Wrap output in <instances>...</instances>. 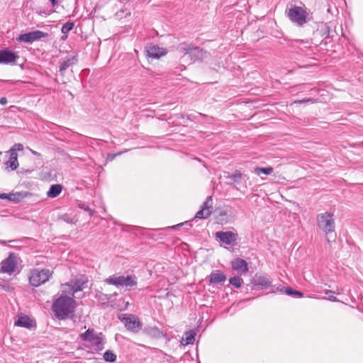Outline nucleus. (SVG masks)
Masks as SVG:
<instances>
[{
    "label": "nucleus",
    "mask_w": 363,
    "mask_h": 363,
    "mask_svg": "<svg viewBox=\"0 0 363 363\" xmlns=\"http://www.w3.org/2000/svg\"><path fill=\"white\" fill-rule=\"evenodd\" d=\"M76 302L74 298L62 294L53 301L52 310L60 320L72 318L75 310Z\"/></svg>",
    "instance_id": "nucleus-1"
},
{
    "label": "nucleus",
    "mask_w": 363,
    "mask_h": 363,
    "mask_svg": "<svg viewBox=\"0 0 363 363\" xmlns=\"http://www.w3.org/2000/svg\"><path fill=\"white\" fill-rule=\"evenodd\" d=\"M286 15L294 24L299 27H303L309 21L305 6L291 5L286 10Z\"/></svg>",
    "instance_id": "nucleus-2"
},
{
    "label": "nucleus",
    "mask_w": 363,
    "mask_h": 363,
    "mask_svg": "<svg viewBox=\"0 0 363 363\" xmlns=\"http://www.w3.org/2000/svg\"><path fill=\"white\" fill-rule=\"evenodd\" d=\"M105 282L118 288L125 287L130 289L137 285V278L134 275H112L106 279Z\"/></svg>",
    "instance_id": "nucleus-3"
},
{
    "label": "nucleus",
    "mask_w": 363,
    "mask_h": 363,
    "mask_svg": "<svg viewBox=\"0 0 363 363\" xmlns=\"http://www.w3.org/2000/svg\"><path fill=\"white\" fill-rule=\"evenodd\" d=\"M177 50L184 55H187L193 62L201 60L204 57L206 54V52L199 47L186 43H180L177 47Z\"/></svg>",
    "instance_id": "nucleus-4"
},
{
    "label": "nucleus",
    "mask_w": 363,
    "mask_h": 363,
    "mask_svg": "<svg viewBox=\"0 0 363 363\" xmlns=\"http://www.w3.org/2000/svg\"><path fill=\"white\" fill-rule=\"evenodd\" d=\"M316 220L318 228L325 234L335 232V220L331 213L325 212L318 214Z\"/></svg>",
    "instance_id": "nucleus-5"
},
{
    "label": "nucleus",
    "mask_w": 363,
    "mask_h": 363,
    "mask_svg": "<svg viewBox=\"0 0 363 363\" xmlns=\"http://www.w3.org/2000/svg\"><path fill=\"white\" fill-rule=\"evenodd\" d=\"M51 276L52 272L48 269H35L30 272L29 281L32 286L37 287L45 283Z\"/></svg>",
    "instance_id": "nucleus-6"
},
{
    "label": "nucleus",
    "mask_w": 363,
    "mask_h": 363,
    "mask_svg": "<svg viewBox=\"0 0 363 363\" xmlns=\"http://www.w3.org/2000/svg\"><path fill=\"white\" fill-rule=\"evenodd\" d=\"M94 329L89 328L85 333L80 334V338L84 341L89 342L96 351H101L104 347V337L102 333H99L96 337L90 338L89 335L92 334Z\"/></svg>",
    "instance_id": "nucleus-7"
},
{
    "label": "nucleus",
    "mask_w": 363,
    "mask_h": 363,
    "mask_svg": "<svg viewBox=\"0 0 363 363\" xmlns=\"http://www.w3.org/2000/svg\"><path fill=\"white\" fill-rule=\"evenodd\" d=\"M119 319L123 322L127 330L137 333L142 328V323L140 319L133 314H123L119 315Z\"/></svg>",
    "instance_id": "nucleus-8"
},
{
    "label": "nucleus",
    "mask_w": 363,
    "mask_h": 363,
    "mask_svg": "<svg viewBox=\"0 0 363 363\" xmlns=\"http://www.w3.org/2000/svg\"><path fill=\"white\" fill-rule=\"evenodd\" d=\"M87 283V279L85 278L76 279L72 280L68 283L62 284L64 293H67L74 295L78 291H82L84 286Z\"/></svg>",
    "instance_id": "nucleus-9"
},
{
    "label": "nucleus",
    "mask_w": 363,
    "mask_h": 363,
    "mask_svg": "<svg viewBox=\"0 0 363 363\" xmlns=\"http://www.w3.org/2000/svg\"><path fill=\"white\" fill-rule=\"evenodd\" d=\"M18 263V257L14 253H9L7 258L0 264V272L11 274L15 272Z\"/></svg>",
    "instance_id": "nucleus-10"
},
{
    "label": "nucleus",
    "mask_w": 363,
    "mask_h": 363,
    "mask_svg": "<svg viewBox=\"0 0 363 363\" xmlns=\"http://www.w3.org/2000/svg\"><path fill=\"white\" fill-rule=\"evenodd\" d=\"M48 35V33L41 30H34L26 33L21 34L16 40L20 43H33L35 41L39 40L41 38H45Z\"/></svg>",
    "instance_id": "nucleus-11"
},
{
    "label": "nucleus",
    "mask_w": 363,
    "mask_h": 363,
    "mask_svg": "<svg viewBox=\"0 0 363 363\" xmlns=\"http://www.w3.org/2000/svg\"><path fill=\"white\" fill-rule=\"evenodd\" d=\"M19 58L17 52L8 48L0 50V64L15 65Z\"/></svg>",
    "instance_id": "nucleus-12"
},
{
    "label": "nucleus",
    "mask_w": 363,
    "mask_h": 363,
    "mask_svg": "<svg viewBox=\"0 0 363 363\" xmlns=\"http://www.w3.org/2000/svg\"><path fill=\"white\" fill-rule=\"evenodd\" d=\"M238 235L232 231H218L215 233V238L217 240L228 245H233Z\"/></svg>",
    "instance_id": "nucleus-13"
},
{
    "label": "nucleus",
    "mask_w": 363,
    "mask_h": 363,
    "mask_svg": "<svg viewBox=\"0 0 363 363\" xmlns=\"http://www.w3.org/2000/svg\"><path fill=\"white\" fill-rule=\"evenodd\" d=\"M213 200L211 196H208L206 201L203 203L201 206V208L199 211L196 216L195 218H208L211 213L213 208L212 206Z\"/></svg>",
    "instance_id": "nucleus-14"
},
{
    "label": "nucleus",
    "mask_w": 363,
    "mask_h": 363,
    "mask_svg": "<svg viewBox=\"0 0 363 363\" xmlns=\"http://www.w3.org/2000/svg\"><path fill=\"white\" fill-rule=\"evenodd\" d=\"M77 62V58L74 55L67 56L60 62L59 71L62 76L65 75V71Z\"/></svg>",
    "instance_id": "nucleus-15"
},
{
    "label": "nucleus",
    "mask_w": 363,
    "mask_h": 363,
    "mask_svg": "<svg viewBox=\"0 0 363 363\" xmlns=\"http://www.w3.org/2000/svg\"><path fill=\"white\" fill-rule=\"evenodd\" d=\"M232 268L239 274H242L248 272L247 263L245 260L237 258L232 262Z\"/></svg>",
    "instance_id": "nucleus-16"
},
{
    "label": "nucleus",
    "mask_w": 363,
    "mask_h": 363,
    "mask_svg": "<svg viewBox=\"0 0 363 363\" xmlns=\"http://www.w3.org/2000/svg\"><path fill=\"white\" fill-rule=\"evenodd\" d=\"M147 55L152 58H160L166 54L164 48H160L157 45H152L148 47L147 50Z\"/></svg>",
    "instance_id": "nucleus-17"
},
{
    "label": "nucleus",
    "mask_w": 363,
    "mask_h": 363,
    "mask_svg": "<svg viewBox=\"0 0 363 363\" xmlns=\"http://www.w3.org/2000/svg\"><path fill=\"white\" fill-rule=\"evenodd\" d=\"M5 155L9 157V160L5 162L6 168L11 170L17 169L18 167L17 152L12 151L11 154H5Z\"/></svg>",
    "instance_id": "nucleus-18"
},
{
    "label": "nucleus",
    "mask_w": 363,
    "mask_h": 363,
    "mask_svg": "<svg viewBox=\"0 0 363 363\" xmlns=\"http://www.w3.org/2000/svg\"><path fill=\"white\" fill-rule=\"evenodd\" d=\"M225 279V275L220 270L213 271L209 276V281L211 284H220L224 282Z\"/></svg>",
    "instance_id": "nucleus-19"
},
{
    "label": "nucleus",
    "mask_w": 363,
    "mask_h": 363,
    "mask_svg": "<svg viewBox=\"0 0 363 363\" xmlns=\"http://www.w3.org/2000/svg\"><path fill=\"white\" fill-rule=\"evenodd\" d=\"M255 286L267 288L272 284V281L269 277L264 276H256L254 279Z\"/></svg>",
    "instance_id": "nucleus-20"
},
{
    "label": "nucleus",
    "mask_w": 363,
    "mask_h": 363,
    "mask_svg": "<svg viewBox=\"0 0 363 363\" xmlns=\"http://www.w3.org/2000/svg\"><path fill=\"white\" fill-rule=\"evenodd\" d=\"M15 325L20 327L30 328L33 325V320L27 315L20 316L15 322Z\"/></svg>",
    "instance_id": "nucleus-21"
},
{
    "label": "nucleus",
    "mask_w": 363,
    "mask_h": 363,
    "mask_svg": "<svg viewBox=\"0 0 363 363\" xmlns=\"http://www.w3.org/2000/svg\"><path fill=\"white\" fill-rule=\"evenodd\" d=\"M196 333L194 330H189L184 333L182 343L184 345L193 344L195 340Z\"/></svg>",
    "instance_id": "nucleus-22"
},
{
    "label": "nucleus",
    "mask_w": 363,
    "mask_h": 363,
    "mask_svg": "<svg viewBox=\"0 0 363 363\" xmlns=\"http://www.w3.org/2000/svg\"><path fill=\"white\" fill-rule=\"evenodd\" d=\"M62 189V187L60 184H52L47 192V196L50 198H55L61 193Z\"/></svg>",
    "instance_id": "nucleus-23"
},
{
    "label": "nucleus",
    "mask_w": 363,
    "mask_h": 363,
    "mask_svg": "<svg viewBox=\"0 0 363 363\" xmlns=\"http://www.w3.org/2000/svg\"><path fill=\"white\" fill-rule=\"evenodd\" d=\"M277 290L281 292H284L287 295H297L299 297H303V294L300 291H296L292 289L291 288L286 287V288H277Z\"/></svg>",
    "instance_id": "nucleus-24"
},
{
    "label": "nucleus",
    "mask_w": 363,
    "mask_h": 363,
    "mask_svg": "<svg viewBox=\"0 0 363 363\" xmlns=\"http://www.w3.org/2000/svg\"><path fill=\"white\" fill-rule=\"evenodd\" d=\"M21 198V194H0V199H8L9 201H18Z\"/></svg>",
    "instance_id": "nucleus-25"
},
{
    "label": "nucleus",
    "mask_w": 363,
    "mask_h": 363,
    "mask_svg": "<svg viewBox=\"0 0 363 363\" xmlns=\"http://www.w3.org/2000/svg\"><path fill=\"white\" fill-rule=\"evenodd\" d=\"M147 333L153 337H160L162 333L156 327H151L146 329Z\"/></svg>",
    "instance_id": "nucleus-26"
},
{
    "label": "nucleus",
    "mask_w": 363,
    "mask_h": 363,
    "mask_svg": "<svg viewBox=\"0 0 363 363\" xmlns=\"http://www.w3.org/2000/svg\"><path fill=\"white\" fill-rule=\"evenodd\" d=\"M255 172L257 175H259L261 173L269 175L273 172V168L271 167H257L255 169Z\"/></svg>",
    "instance_id": "nucleus-27"
},
{
    "label": "nucleus",
    "mask_w": 363,
    "mask_h": 363,
    "mask_svg": "<svg viewBox=\"0 0 363 363\" xmlns=\"http://www.w3.org/2000/svg\"><path fill=\"white\" fill-rule=\"evenodd\" d=\"M104 359L108 362H114L116 359V355L111 350H107L104 354Z\"/></svg>",
    "instance_id": "nucleus-28"
},
{
    "label": "nucleus",
    "mask_w": 363,
    "mask_h": 363,
    "mask_svg": "<svg viewBox=\"0 0 363 363\" xmlns=\"http://www.w3.org/2000/svg\"><path fill=\"white\" fill-rule=\"evenodd\" d=\"M229 282L235 288H240L243 283L242 279L240 277H233L230 278Z\"/></svg>",
    "instance_id": "nucleus-29"
},
{
    "label": "nucleus",
    "mask_w": 363,
    "mask_h": 363,
    "mask_svg": "<svg viewBox=\"0 0 363 363\" xmlns=\"http://www.w3.org/2000/svg\"><path fill=\"white\" fill-rule=\"evenodd\" d=\"M74 26V23L73 22H67L62 26L61 31L63 34L67 35L71 30L73 29Z\"/></svg>",
    "instance_id": "nucleus-30"
},
{
    "label": "nucleus",
    "mask_w": 363,
    "mask_h": 363,
    "mask_svg": "<svg viewBox=\"0 0 363 363\" xmlns=\"http://www.w3.org/2000/svg\"><path fill=\"white\" fill-rule=\"evenodd\" d=\"M23 149V146L21 143H16L9 151L6 152L5 154H11V152L13 151L16 152L17 151H21Z\"/></svg>",
    "instance_id": "nucleus-31"
},
{
    "label": "nucleus",
    "mask_w": 363,
    "mask_h": 363,
    "mask_svg": "<svg viewBox=\"0 0 363 363\" xmlns=\"http://www.w3.org/2000/svg\"><path fill=\"white\" fill-rule=\"evenodd\" d=\"M78 207L81 209H83L86 211H87L90 216H92L94 213V211L91 210L87 205L80 203L78 204Z\"/></svg>",
    "instance_id": "nucleus-32"
},
{
    "label": "nucleus",
    "mask_w": 363,
    "mask_h": 363,
    "mask_svg": "<svg viewBox=\"0 0 363 363\" xmlns=\"http://www.w3.org/2000/svg\"><path fill=\"white\" fill-rule=\"evenodd\" d=\"M242 177V174L240 172L236 171L233 174L229 176V178L235 182H238Z\"/></svg>",
    "instance_id": "nucleus-33"
},
{
    "label": "nucleus",
    "mask_w": 363,
    "mask_h": 363,
    "mask_svg": "<svg viewBox=\"0 0 363 363\" xmlns=\"http://www.w3.org/2000/svg\"><path fill=\"white\" fill-rule=\"evenodd\" d=\"M3 289L5 290V291H10L12 290V287L9 285V284H5L3 286Z\"/></svg>",
    "instance_id": "nucleus-34"
},
{
    "label": "nucleus",
    "mask_w": 363,
    "mask_h": 363,
    "mask_svg": "<svg viewBox=\"0 0 363 363\" xmlns=\"http://www.w3.org/2000/svg\"><path fill=\"white\" fill-rule=\"evenodd\" d=\"M7 104V99L6 97H1L0 99V104L6 105Z\"/></svg>",
    "instance_id": "nucleus-35"
},
{
    "label": "nucleus",
    "mask_w": 363,
    "mask_h": 363,
    "mask_svg": "<svg viewBox=\"0 0 363 363\" xmlns=\"http://www.w3.org/2000/svg\"><path fill=\"white\" fill-rule=\"evenodd\" d=\"M52 7H55L58 4V0H49Z\"/></svg>",
    "instance_id": "nucleus-36"
},
{
    "label": "nucleus",
    "mask_w": 363,
    "mask_h": 363,
    "mask_svg": "<svg viewBox=\"0 0 363 363\" xmlns=\"http://www.w3.org/2000/svg\"><path fill=\"white\" fill-rule=\"evenodd\" d=\"M99 298L101 300H108V297L106 294H101L99 296Z\"/></svg>",
    "instance_id": "nucleus-37"
},
{
    "label": "nucleus",
    "mask_w": 363,
    "mask_h": 363,
    "mask_svg": "<svg viewBox=\"0 0 363 363\" xmlns=\"http://www.w3.org/2000/svg\"><path fill=\"white\" fill-rule=\"evenodd\" d=\"M328 300L331 301H337V299L336 298L335 296H334L333 295H330V296H329L328 298Z\"/></svg>",
    "instance_id": "nucleus-38"
},
{
    "label": "nucleus",
    "mask_w": 363,
    "mask_h": 363,
    "mask_svg": "<svg viewBox=\"0 0 363 363\" xmlns=\"http://www.w3.org/2000/svg\"><path fill=\"white\" fill-rule=\"evenodd\" d=\"M324 293L325 294H328V296H330V295H333L334 294V292L333 291H330V290H325Z\"/></svg>",
    "instance_id": "nucleus-39"
},
{
    "label": "nucleus",
    "mask_w": 363,
    "mask_h": 363,
    "mask_svg": "<svg viewBox=\"0 0 363 363\" xmlns=\"http://www.w3.org/2000/svg\"><path fill=\"white\" fill-rule=\"evenodd\" d=\"M219 215H220V216H227V213H226L225 211H221L219 213Z\"/></svg>",
    "instance_id": "nucleus-40"
},
{
    "label": "nucleus",
    "mask_w": 363,
    "mask_h": 363,
    "mask_svg": "<svg viewBox=\"0 0 363 363\" xmlns=\"http://www.w3.org/2000/svg\"><path fill=\"white\" fill-rule=\"evenodd\" d=\"M308 101H311V99H303L302 101H299L298 102L299 103H303V102Z\"/></svg>",
    "instance_id": "nucleus-41"
},
{
    "label": "nucleus",
    "mask_w": 363,
    "mask_h": 363,
    "mask_svg": "<svg viewBox=\"0 0 363 363\" xmlns=\"http://www.w3.org/2000/svg\"><path fill=\"white\" fill-rule=\"evenodd\" d=\"M96 335H95V334H94V332H92V334H91V335H89V337L90 338H91L92 337H96Z\"/></svg>",
    "instance_id": "nucleus-42"
},
{
    "label": "nucleus",
    "mask_w": 363,
    "mask_h": 363,
    "mask_svg": "<svg viewBox=\"0 0 363 363\" xmlns=\"http://www.w3.org/2000/svg\"><path fill=\"white\" fill-rule=\"evenodd\" d=\"M117 295H118V294H117V293H114L112 296H116Z\"/></svg>",
    "instance_id": "nucleus-43"
},
{
    "label": "nucleus",
    "mask_w": 363,
    "mask_h": 363,
    "mask_svg": "<svg viewBox=\"0 0 363 363\" xmlns=\"http://www.w3.org/2000/svg\"><path fill=\"white\" fill-rule=\"evenodd\" d=\"M2 155V152H0V156Z\"/></svg>",
    "instance_id": "nucleus-44"
}]
</instances>
